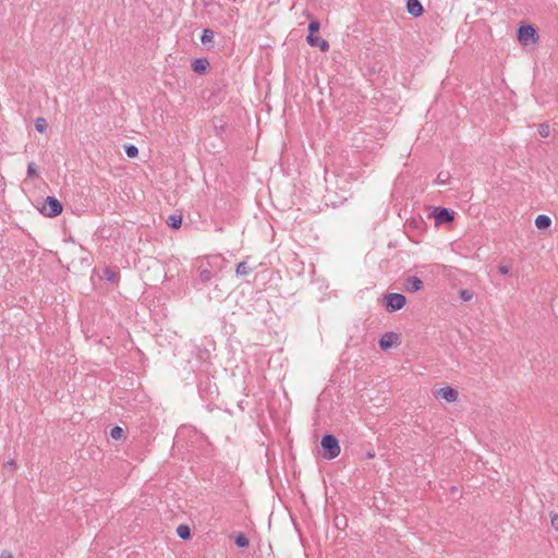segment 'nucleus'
I'll use <instances>...</instances> for the list:
<instances>
[{"instance_id": "1", "label": "nucleus", "mask_w": 558, "mask_h": 558, "mask_svg": "<svg viewBox=\"0 0 558 558\" xmlns=\"http://www.w3.org/2000/svg\"><path fill=\"white\" fill-rule=\"evenodd\" d=\"M320 23L318 20L313 19L308 23V35L306 37V41L311 47L319 48L320 51L326 52L329 50V43L326 39H323L316 36V33L319 32Z\"/></svg>"}, {"instance_id": "2", "label": "nucleus", "mask_w": 558, "mask_h": 558, "mask_svg": "<svg viewBox=\"0 0 558 558\" xmlns=\"http://www.w3.org/2000/svg\"><path fill=\"white\" fill-rule=\"evenodd\" d=\"M322 456L324 459L332 460L340 454V445L338 439L331 434H325L322 437Z\"/></svg>"}, {"instance_id": "3", "label": "nucleus", "mask_w": 558, "mask_h": 558, "mask_svg": "<svg viewBox=\"0 0 558 558\" xmlns=\"http://www.w3.org/2000/svg\"><path fill=\"white\" fill-rule=\"evenodd\" d=\"M518 41L522 46H527L531 44H536L538 41V34L535 27L531 24H523L518 28L517 33Z\"/></svg>"}, {"instance_id": "4", "label": "nucleus", "mask_w": 558, "mask_h": 558, "mask_svg": "<svg viewBox=\"0 0 558 558\" xmlns=\"http://www.w3.org/2000/svg\"><path fill=\"white\" fill-rule=\"evenodd\" d=\"M405 304L407 298L401 293L391 292L385 295L384 305L390 313L403 308Z\"/></svg>"}, {"instance_id": "5", "label": "nucleus", "mask_w": 558, "mask_h": 558, "mask_svg": "<svg viewBox=\"0 0 558 558\" xmlns=\"http://www.w3.org/2000/svg\"><path fill=\"white\" fill-rule=\"evenodd\" d=\"M63 210L62 203L53 196H48L45 199L41 211L50 218L59 216Z\"/></svg>"}, {"instance_id": "6", "label": "nucleus", "mask_w": 558, "mask_h": 558, "mask_svg": "<svg viewBox=\"0 0 558 558\" xmlns=\"http://www.w3.org/2000/svg\"><path fill=\"white\" fill-rule=\"evenodd\" d=\"M434 218L436 225L449 223L454 219V211L445 207H436L434 209Z\"/></svg>"}, {"instance_id": "7", "label": "nucleus", "mask_w": 558, "mask_h": 558, "mask_svg": "<svg viewBox=\"0 0 558 558\" xmlns=\"http://www.w3.org/2000/svg\"><path fill=\"white\" fill-rule=\"evenodd\" d=\"M399 341L400 336L396 332L389 331L380 337L378 344L381 350L386 351L390 349L392 345L399 344Z\"/></svg>"}, {"instance_id": "8", "label": "nucleus", "mask_w": 558, "mask_h": 558, "mask_svg": "<svg viewBox=\"0 0 558 558\" xmlns=\"http://www.w3.org/2000/svg\"><path fill=\"white\" fill-rule=\"evenodd\" d=\"M435 397L446 400L447 402H456L458 400L459 393L452 387H444L435 391Z\"/></svg>"}, {"instance_id": "9", "label": "nucleus", "mask_w": 558, "mask_h": 558, "mask_svg": "<svg viewBox=\"0 0 558 558\" xmlns=\"http://www.w3.org/2000/svg\"><path fill=\"white\" fill-rule=\"evenodd\" d=\"M403 287L410 293L417 292L423 288V281L416 276H410L404 279Z\"/></svg>"}, {"instance_id": "10", "label": "nucleus", "mask_w": 558, "mask_h": 558, "mask_svg": "<svg viewBox=\"0 0 558 558\" xmlns=\"http://www.w3.org/2000/svg\"><path fill=\"white\" fill-rule=\"evenodd\" d=\"M209 61L207 58H196L192 62V70L196 74H205L209 69Z\"/></svg>"}, {"instance_id": "11", "label": "nucleus", "mask_w": 558, "mask_h": 558, "mask_svg": "<svg viewBox=\"0 0 558 558\" xmlns=\"http://www.w3.org/2000/svg\"><path fill=\"white\" fill-rule=\"evenodd\" d=\"M407 11L414 17H418L423 14L424 8L420 0H407Z\"/></svg>"}, {"instance_id": "12", "label": "nucleus", "mask_w": 558, "mask_h": 558, "mask_svg": "<svg viewBox=\"0 0 558 558\" xmlns=\"http://www.w3.org/2000/svg\"><path fill=\"white\" fill-rule=\"evenodd\" d=\"M535 226L539 230L548 229L551 226V219L547 215H538L535 219Z\"/></svg>"}, {"instance_id": "13", "label": "nucleus", "mask_w": 558, "mask_h": 558, "mask_svg": "<svg viewBox=\"0 0 558 558\" xmlns=\"http://www.w3.org/2000/svg\"><path fill=\"white\" fill-rule=\"evenodd\" d=\"M234 543L239 548H246L250 545V539L244 533L239 532L234 535Z\"/></svg>"}, {"instance_id": "14", "label": "nucleus", "mask_w": 558, "mask_h": 558, "mask_svg": "<svg viewBox=\"0 0 558 558\" xmlns=\"http://www.w3.org/2000/svg\"><path fill=\"white\" fill-rule=\"evenodd\" d=\"M167 225L172 229H179L182 225L181 215H170L167 219Z\"/></svg>"}, {"instance_id": "15", "label": "nucleus", "mask_w": 558, "mask_h": 558, "mask_svg": "<svg viewBox=\"0 0 558 558\" xmlns=\"http://www.w3.org/2000/svg\"><path fill=\"white\" fill-rule=\"evenodd\" d=\"M177 534L181 539H184V541L190 539L191 538V529L185 524H181L177 529Z\"/></svg>"}, {"instance_id": "16", "label": "nucleus", "mask_w": 558, "mask_h": 558, "mask_svg": "<svg viewBox=\"0 0 558 558\" xmlns=\"http://www.w3.org/2000/svg\"><path fill=\"white\" fill-rule=\"evenodd\" d=\"M252 271V268L246 264V262H241L236 265L235 274L236 276H246Z\"/></svg>"}, {"instance_id": "17", "label": "nucleus", "mask_w": 558, "mask_h": 558, "mask_svg": "<svg viewBox=\"0 0 558 558\" xmlns=\"http://www.w3.org/2000/svg\"><path fill=\"white\" fill-rule=\"evenodd\" d=\"M214 32L209 28H206L202 32V35H201V41L202 44H208V43H211L214 40Z\"/></svg>"}, {"instance_id": "18", "label": "nucleus", "mask_w": 558, "mask_h": 558, "mask_svg": "<svg viewBox=\"0 0 558 558\" xmlns=\"http://www.w3.org/2000/svg\"><path fill=\"white\" fill-rule=\"evenodd\" d=\"M47 128H48V123L45 118L39 117L35 120V129L39 133H44L47 130Z\"/></svg>"}, {"instance_id": "19", "label": "nucleus", "mask_w": 558, "mask_h": 558, "mask_svg": "<svg viewBox=\"0 0 558 558\" xmlns=\"http://www.w3.org/2000/svg\"><path fill=\"white\" fill-rule=\"evenodd\" d=\"M110 436L114 440H120V439H122L124 437V430L120 426H114L110 430Z\"/></svg>"}, {"instance_id": "20", "label": "nucleus", "mask_w": 558, "mask_h": 558, "mask_svg": "<svg viewBox=\"0 0 558 558\" xmlns=\"http://www.w3.org/2000/svg\"><path fill=\"white\" fill-rule=\"evenodd\" d=\"M538 134L543 137V138H546L549 136L550 134V125L548 122H543L538 125Z\"/></svg>"}, {"instance_id": "21", "label": "nucleus", "mask_w": 558, "mask_h": 558, "mask_svg": "<svg viewBox=\"0 0 558 558\" xmlns=\"http://www.w3.org/2000/svg\"><path fill=\"white\" fill-rule=\"evenodd\" d=\"M124 150L129 158H135L138 156V148L133 144L125 145Z\"/></svg>"}, {"instance_id": "22", "label": "nucleus", "mask_w": 558, "mask_h": 558, "mask_svg": "<svg viewBox=\"0 0 558 558\" xmlns=\"http://www.w3.org/2000/svg\"><path fill=\"white\" fill-rule=\"evenodd\" d=\"M213 279V274L209 269L207 268H204V269H199V280L203 282V283H207L209 282L210 280Z\"/></svg>"}, {"instance_id": "23", "label": "nucleus", "mask_w": 558, "mask_h": 558, "mask_svg": "<svg viewBox=\"0 0 558 558\" xmlns=\"http://www.w3.org/2000/svg\"><path fill=\"white\" fill-rule=\"evenodd\" d=\"M36 177H38L37 166L34 161H31L27 166V178L35 179Z\"/></svg>"}, {"instance_id": "24", "label": "nucleus", "mask_w": 558, "mask_h": 558, "mask_svg": "<svg viewBox=\"0 0 558 558\" xmlns=\"http://www.w3.org/2000/svg\"><path fill=\"white\" fill-rule=\"evenodd\" d=\"M459 296L461 300L468 302V301L472 300L473 292L469 289H462L459 291Z\"/></svg>"}, {"instance_id": "25", "label": "nucleus", "mask_w": 558, "mask_h": 558, "mask_svg": "<svg viewBox=\"0 0 558 558\" xmlns=\"http://www.w3.org/2000/svg\"><path fill=\"white\" fill-rule=\"evenodd\" d=\"M104 276H105V279H107L108 281H112L116 278V272L113 270H111L110 268H106L104 270Z\"/></svg>"}, {"instance_id": "26", "label": "nucleus", "mask_w": 558, "mask_h": 558, "mask_svg": "<svg viewBox=\"0 0 558 558\" xmlns=\"http://www.w3.org/2000/svg\"><path fill=\"white\" fill-rule=\"evenodd\" d=\"M448 177H449V174H448V173L440 172V173L437 175L436 182H437L438 184H444V183H446V181H447Z\"/></svg>"}, {"instance_id": "27", "label": "nucleus", "mask_w": 558, "mask_h": 558, "mask_svg": "<svg viewBox=\"0 0 558 558\" xmlns=\"http://www.w3.org/2000/svg\"><path fill=\"white\" fill-rule=\"evenodd\" d=\"M550 524L551 526L558 531V514L554 513L550 515Z\"/></svg>"}, {"instance_id": "28", "label": "nucleus", "mask_w": 558, "mask_h": 558, "mask_svg": "<svg viewBox=\"0 0 558 558\" xmlns=\"http://www.w3.org/2000/svg\"><path fill=\"white\" fill-rule=\"evenodd\" d=\"M498 270L501 275H508L510 272V267L507 265H500Z\"/></svg>"}, {"instance_id": "29", "label": "nucleus", "mask_w": 558, "mask_h": 558, "mask_svg": "<svg viewBox=\"0 0 558 558\" xmlns=\"http://www.w3.org/2000/svg\"><path fill=\"white\" fill-rule=\"evenodd\" d=\"M8 463H9L11 466L16 468V463H15V461H14V460H10Z\"/></svg>"}, {"instance_id": "30", "label": "nucleus", "mask_w": 558, "mask_h": 558, "mask_svg": "<svg viewBox=\"0 0 558 558\" xmlns=\"http://www.w3.org/2000/svg\"><path fill=\"white\" fill-rule=\"evenodd\" d=\"M0 558H13V556L11 554H8V555L2 554Z\"/></svg>"}, {"instance_id": "31", "label": "nucleus", "mask_w": 558, "mask_h": 558, "mask_svg": "<svg viewBox=\"0 0 558 558\" xmlns=\"http://www.w3.org/2000/svg\"><path fill=\"white\" fill-rule=\"evenodd\" d=\"M367 458H374V453L373 452H367Z\"/></svg>"}]
</instances>
